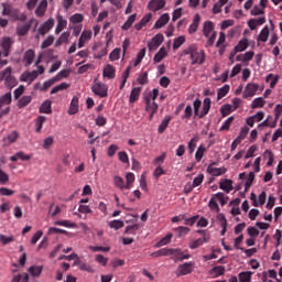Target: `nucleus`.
Here are the masks:
<instances>
[{
  "mask_svg": "<svg viewBox=\"0 0 282 282\" xmlns=\"http://www.w3.org/2000/svg\"><path fill=\"white\" fill-rule=\"evenodd\" d=\"M181 56H189L191 65H204L206 63V51L199 50L197 44H189L182 51Z\"/></svg>",
  "mask_w": 282,
  "mask_h": 282,
  "instance_id": "obj_1",
  "label": "nucleus"
},
{
  "mask_svg": "<svg viewBox=\"0 0 282 282\" xmlns=\"http://www.w3.org/2000/svg\"><path fill=\"white\" fill-rule=\"evenodd\" d=\"M210 98L206 97L203 101V110L199 112V109L202 108V100L196 99L194 100V116L197 118H206L208 116V111H210V105H212Z\"/></svg>",
  "mask_w": 282,
  "mask_h": 282,
  "instance_id": "obj_2",
  "label": "nucleus"
},
{
  "mask_svg": "<svg viewBox=\"0 0 282 282\" xmlns=\"http://www.w3.org/2000/svg\"><path fill=\"white\" fill-rule=\"evenodd\" d=\"M2 14L4 17H14L17 21L28 20V15H25V13H19V10L13 9L10 3H2Z\"/></svg>",
  "mask_w": 282,
  "mask_h": 282,
  "instance_id": "obj_3",
  "label": "nucleus"
},
{
  "mask_svg": "<svg viewBox=\"0 0 282 282\" xmlns=\"http://www.w3.org/2000/svg\"><path fill=\"white\" fill-rule=\"evenodd\" d=\"M91 91L95 96H99V98H107L108 88L105 84L98 82L93 85Z\"/></svg>",
  "mask_w": 282,
  "mask_h": 282,
  "instance_id": "obj_4",
  "label": "nucleus"
},
{
  "mask_svg": "<svg viewBox=\"0 0 282 282\" xmlns=\"http://www.w3.org/2000/svg\"><path fill=\"white\" fill-rule=\"evenodd\" d=\"M193 268H195V262H185L184 264L178 265V276H186V274H191V272H193Z\"/></svg>",
  "mask_w": 282,
  "mask_h": 282,
  "instance_id": "obj_5",
  "label": "nucleus"
},
{
  "mask_svg": "<svg viewBox=\"0 0 282 282\" xmlns=\"http://www.w3.org/2000/svg\"><path fill=\"white\" fill-rule=\"evenodd\" d=\"M164 43V35L162 33L156 34L151 42L148 44V47L150 52H153V50H158L159 46Z\"/></svg>",
  "mask_w": 282,
  "mask_h": 282,
  "instance_id": "obj_6",
  "label": "nucleus"
},
{
  "mask_svg": "<svg viewBox=\"0 0 282 282\" xmlns=\"http://www.w3.org/2000/svg\"><path fill=\"white\" fill-rule=\"evenodd\" d=\"M215 162L208 165L207 173L213 175V177H219V175H224L226 173V167H213L215 166Z\"/></svg>",
  "mask_w": 282,
  "mask_h": 282,
  "instance_id": "obj_7",
  "label": "nucleus"
},
{
  "mask_svg": "<svg viewBox=\"0 0 282 282\" xmlns=\"http://www.w3.org/2000/svg\"><path fill=\"white\" fill-rule=\"evenodd\" d=\"M257 91H259L258 84L249 83V84H247V86L245 88L243 98H252V96H254V94H257Z\"/></svg>",
  "mask_w": 282,
  "mask_h": 282,
  "instance_id": "obj_8",
  "label": "nucleus"
},
{
  "mask_svg": "<svg viewBox=\"0 0 282 282\" xmlns=\"http://www.w3.org/2000/svg\"><path fill=\"white\" fill-rule=\"evenodd\" d=\"M164 6H166V0H151L148 3L149 10H151L152 12H158L159 10H162Z\"/></svg>",
  "mask_w": 282,
  "mask_h": 282,
  "instance_id": "obj_9",
  "label": "nucleus"
},
{
  "mask_svg": "<svg viewBox=\"0 0 282 282\" xmlns=\"http://www.w3.org/2000/svg\"><path fill=\"white\" fill-rule=\"evenodd\" d=\"M35 78H39V72L36 70L26 72L21 75L22 83H29V85H32Z\"/></svg>",
  "mask_w": 282,
  "mask_h": 282,
  "instance_id": "obj_10",
  "label": "nucleus"
},
{
  "mask_svg": "<svg viewBox=\"0 0 282 282\" xmlns=\"http://www.w3.org/2000/svg\"><path fill=\"white\" fill-rule=\"evenodd\" d=\"M1 47L3 56L8 58V56H10V50L12 47V39L3 37L1 42Z\"/></svg>",
  "mask_w": 282,
  "mask_h": 282,
  "instance_id": "obj_11",
  "label": "nucleus"
},
{
  "mask_svg": "<svg viewBox=\"0 0 282 282\" xmlns=\"http://www.w3.org/2000/svg\"><path fill=\"white\" fill-rule=\"evenodd\" d=\"M52 28H54V19L51 18L39 28V34H41V36H45Z\"/></svg>",
  "mask_w": 282,
  "mask_h": 282,
  "instance_id": "obj_12",
  "label": "nucleus"
},
{
  "mask_svg": "<svg viewBox=\"0 0 282 282\" xmlns=\"http://www.w3.org/2000/svg\"><path fill=\"white\" fill-rule=\"evenodd\" d=\"M210 241V235H205L203 238H198L189 243L191 250H197V248H200V246H204V243H208Z\"/></svg>",
  "mask_w": 282,
  "mask_h": 282,
  "instance_id": "obj_13",
  "label": "nucleus"
},
{
  "mask_svg": "<svg viewBox=\"0 0 282 282\" xmlns=\"http://www.w3.org/2000/svg\"><path fill=\"white\" fill-rule=\"evenodd\" d=\"M36 56V54L34 53V50L29 48L23 56V62L25 63V67H30V65H32V63H34V57Z\"/></svg>",
  "mask_w": 282,
  "mask_h": 282,
  "instance_id": "obj_14",
  "label": "nucleus"
},
{
  "mask_svg": "<svg viewBox=\"0 0 282 282\" xmlns=\"http://www.w3.org/2000/svg\"><path fill=\"white\" fill-rule=\"evenodd\" d=\"M172 257L175 262L185 261L186 259H191V254H184V252H182V249H173Z\"/></svg>",
  "mask_w": 282,
  "mask_h": 282,
  "instance_id": "obj_15",
  "label": "nucleus"
},
{
  "mask_svg": "<svg viewBox=\"0 0 282 282\" xmlns=\"http://www.w3.org/2000/svg\"><path fill=\"white\" fill-rule=\"evenodd\" d=\"M171 21V15L169 13H164L160 17V19L155 22L154 28L155 30H160L166 25Z\"/></svg>",
  "mask_w": 282,
  "mask_h": 282,
  "instance_id": "obj_16",
  "label": "nucleus"
},
{
  "mask_svg": "<svg viewBox=\"0 0 282 282\" xmlns=\"http://www.w3.org/2000/svg\"><path fill=\"white\" fill-rule=\"evenodd\" d=\"M200 21H202V17L199 14L194 15L193 22L188 28L189 34H195V32H197Z\"/></svg>",
  "mask_w": 282,
  "mask_h": 282,
  "instance_id": "obj_17",
  "label": "nucleus"
},
{
  "mask_svg": "<svg viewBox=\"0 0 282 282\" xmlns=\"http://www.w3.org/2000/svg\"><path fill=\"white\" fill-rule=\"evenodd\" d=\"M56 19L57 25L55 29V34H61L62 30H65V28H67V20H65L61 14H57Z\"/></svg>",
  "mask_w": 282,
  "mask_h": 282,
  "instance_id": "obj_18",
  "label": "nucleus"
},
{
  "mask_svg": "<svg viewBox=\"0 0 282 282\" xmlns=\"http://www.w3.org/2000/svg\"><path fill=\"white\" fill-rule=\"evenodd\" d=\"M32 23H34V19L30 20L28 23L18 26L17 33L19 36H25L28 32H30V28H32Z\"/></svg>",
  "mask_w": 282,
  "mask_h": 282,
  "instance_id": "obj_19",
  "label": "nucleus"
},
{
  "mask_svg": "<svg viewBox=\"0 0 282 282\" xmlns=\"http://www.w3.org/2000/svg\"><path fill=\"white\" fill-rule=\"evenodd\" d=\"M213 32H215V23H213L212 21L204 22V25H203L204 36L208 37L210 36V34H213Z\"/></svg>",
  "mask_w": 282,
  "mask_h": 282,
  "instance_id": "obj_20",
  "label": "nucleus"
},
{
  "mask_svg": "<svg viewBox=\"0 0 282 282\" xmlns=\"http://www.w3.org/2000/svg\"><path fill=\"white\" fill-rule=\"evenodd\" d=\"M151 19H153V14L152 13H148L147 15H144L141 21L139 23H137L134 25V29L138 30V32H140V30H142V28H145L147 23L151 22Z\"/></svg>",
  "mask_w": 282,
  "mask_h": 282,
  "instance_id": "obj_21",
  "label": "nucleus"
},
{
  "mask_svg": "<svg viewBox=\"0 0 282 282\" xmlns=\"http://www.w3.org/2000/svg\"><path fill=\"white\" fill-rule=\"evenodd\" d=\"M252 58H254V52L249 51V52H246L245 54H239L236 57V61H238L240 63H248V61H252Z\"/></svg>",
  "mask_w": 282,
  "mask_h": 282,
  "instance_id": "obj_22",
  "label": "nucleus"
},
{
  "mask_svg": "<svg viewBox=\"0 0 282 282\" xmlns=\"http://www.w3.org/2000/svg\"><path fill=\"white\" fill-rule=\"evenodd\" d=\"M31 159H32V156L25 154L22 151L17 152L14 155L10 156L11 162H17L18 160H21L22 162H28Z\"/></svg>",
  "mask_w": 282,
  "mask_h": 282,
  "instance_id": "obj_23",
  "label": "nucleus"
},
{
  "mask_svg": "<svg viewBox=\"0 0 282 282\" xmlns=\"http://www.w3.org/2000/svg\"><path fill=\"white\" fill-rule=\"evenodd\" d=\"M217 219L219 221V226L221 227L220 235L224 237L228 230V220H226V216H224V214L218 215Z\"/></svg>",
  "mask_w": 282,
  "mask_h": 282,
  "instance_id": "obj_24",
  "label": "nucleus"
},
{
  "mask_svg": "<svg viewBox=\"0 0 282 282\" xmlns=\"http://www.w3.org/2000/svg\"><path fill=\"white\" fill-rule=\"evenodd\" d=\"M47 10V0H41L37 8L35 9L36 17H44Z\"/></svg>",
  "mask_w": 282,
  "mask_h": 282,
  "instance_id": "obj_25",
  "label": "nucleus"
},
{
  "mask_svg": "<svg viewBox=\"0 0 282 282\" xmlns=\"http://www.w3.org/2000/svg\"><path fill=\"white\" fill-rule=\"evenodd\" d=\"M145 102V111L158 113L159 106L155 101H152L151 99H144Z\"/></svg>",
  "mask_w": 282,
  "mask_h": 282,
  "instance_id": "obj_26",
  "label": "nucleus"
},
{
  "mask_svg": "<svg viewBox=\"0 0 282 282\" xmlns=\"http://www.w3.org/2000/svg\"><path fill=\"white\" fill-rule=\"evenodd\" d=\"M78 97H73L72 101H70V106L68 108V115L69 116H76V113H78Z\"/></svg>",
  "mask_w": 282,
  "mask_h": 282,
  "instance_id": "obj_27",
  "label": "nucleus"
},
{
  "mask_svg": "<svg viewBox=\"0 0 282 282\" xmlns=\"http://www.w3.org/2000/svg\"><path fill=\"white\" fill-rule=\"evenodd\" d=\"M104 76L105 78H116V67H113L111 64H108L105 68H104Z\"/></svg>",
  "mask_w": 282,
  "mask_h": 282,
  "instance_id": "obj_28",
  "label": "nucleus"
},
{
  "mask_svg": "<svg viewBox=\"0 0 282 282\" xmlns=\"http://www.w3.org/2000/svg\"><path fill=\"white\" fill-rule=\"evenodd\" d=\"M270 37V28L265 25L260 34L258 35V41H261V43H267L268 39Z\"/></svg>",
  "mask_w": 282,
  "mask_h": 282,
  "instance_id": "obj_29",
  "label": "nucleus"
},
{
  "mask_svg": "<svg viewBox=\"0 0 282 282\" xmlns=\"http://www.w3.org/2000/svg\"><path fill=\"white\" fill-rule=\"evenodd\" d=\"M40 113H52V100L43 101L39 109Z\"/></svg>",
  "mask_w": 282,
  "mask_h": 282,
  "instance_id": "obj_30",
  "label": "nucleus"
},
{
  "mask_svg": "<svg viewBox=\"0 0 282 282\" xmlns=\"http://www.w3.org/2000/svg\"><path fill=\"white\" fill-rule=\"evenodd\" d=\"M70 33L68 31L63 32L58 40L55 42L56 47L61 46L63 43H69Z\"/></svg>",
  "mask_w": 282,
  "mask_h": 282,
  "instance_id": "obj_31",
  "label": "nucleus"
},
{
  "mask_svg": "<svg viewBox=\"0 0 282 282\" xmlns=\"http://www.w3.org/2000/svg\"><path fill=\"white\" fill-rule=\"evenodd\" d=\"M164 58H166V48L165 47H161L159 50V52L154 55V63H162V61H164Z\"/></svg>",
  "mask_w": 282,
  "mask_h": 282,
  "instance_id": "obj_32",
  "label": "nucleus"
},
{
  "mask_svg": "<svg viewBox=\"0 0 282 282\" xmlns=\"http://www.w3.org/2000/svg\"><path fill=\"white\" fill-rule=\"evenodd\" d=\"M138 18V14H132L128 18V20L123 23V25L121 26V30H123L124 32H127V30H129L131 28V25H133V23H135V19Z\"/></svg>",
  "mask_w": 282,
  "mask_h": 282,
  "instance_id": "obj_33",
  "label": "nucleus"
},
{
  "mask_svg": "<svg viewBox=\"0 0 282 282\" xmlns=\"http://www.w3.org/2000/svg\"><path fill=\"white\" fill-rule=\"evenodd\" d=\"M172 117L167 116L164 118V120L161 122V124L159 126V133H164L166 131V129H169V124L171 123Z\"/></svg>",
  "mask_w": 282,
  "mask_h": 282,
  "instance_id": "obj_34",
  "label": "nucleus"
},
{
  "mask_svg": "<svg viewBox=\"0 0 282 282\" xmlns=\"http://www.w3.org/2000/svg\"><path fill=\"white\" fill-rule=\"evenodd\" d=\"M77 264L79 270H82L83 272H90L91 274L96 272V270H94V267H91V264H88L87 262L78 261Z\"/></svg>",
  "mask_w": 282,
  "mask_h": 282,
  "instance_id": "obj_35",
  "label": "nucleus"
},
{
  "mask_svg": "<svg viewBox=\"0 0 282 282\" xmlns=\"http://www.w3.org/2000/svg\"><path fill=\"white\" fill-rule=\"evenodd\" d=\"M140 91H142V87H134L131 90L129 102H135L140 98Z\"/></svg>",
  "mask_w": 282,
  "mask_h": 282,
  "instance_id": "obj_36",
  "label": "nucleus"
},
{
  "mask_svg": "<svg viewBox=\"0 0 282 282\" xmlns=\"http://www.w3.org/2000/svg\"><path fill=\"white\" fill-rule=\"evenodd\" d=\"M226 273V267L224 265H218V267H214L210 270V274H213L215 278L217 276H221Z\"/></svg>",
  "mask_w": 282,
  "mask_h": 282,
  "instance_id": "obj_37",
  "label": "nucleus"
},
{
  "mask_svg": "<svg viewBox=\"0 0 282 282\" xmlns=\"http://www.w3.org/2000/svg\"><path fill=\"white\" fill-rule=\"evenodd\" d=\"M220 188L221 191H225V193H230V191H232V180L226 178L220 182Z\"/></svg>",
  "mask_w": 282,
  "mask_h": 282,
  "instance_id": "obj_38",
  "label": "nucleus"
},
{
  "mask_svg": "<svg viewBox=\"0 0 282 282\" xmlns=\"http://www.w3.org/2000/svg\"><path fill=\"white\" fill-rule=\"evenodd\" d=\"M171 239H173V234H167L164 238H162L159 242H156L155 248H162V246H169V243H171Z\"/></svg>",
  "mask_w": 282,
  "mask_h": 282,
  "instance_id": "obj_39",
  "label": "nucleus"
},
{
  "mask_svg": "<svg viewBox=\"0 0 282 282\" xmlns=\"http://www.w3.org/2000/svg\"><path fill=\"white\" fill-rule=\"evenodd\" d=\"M238 279L241 282H250L252 281V272L250 271H243L238 274Z\"/></svg>",
  "mask_w": 282,
  "mask_h": 282,
  "instance_id": "obj_40",
  "label": "nucleus"
},
{
  "mask_svg": "<svg viewBox=\"0 0 282 282\" xmlns=\"http://www.w3.org/2000/svg\"><path fill=\"white\" fill-rule=\"evenodd\" d=\"M32 102V96H23L19 101H18V107L19 109H23L24 107H28Z\"/></svg>",
  "mask_w": 282,
  "mask_h": 282,
  "instance_id": "obj_41",
  "label": "nucleus"
},
{
  "mask_svg": "<svg viewBox=\"0 0 282 282\" xmlns=\"http://www.w3.org/2000/svg\"><path fill=\"white\" fill-rule=\"evenodd\" d=\"M113 182L115 186H117V188H119L120 191H124V188H127V184H124V178H122L121 176L116 175L113 177Z\"/></svg>",
  "mask_w": 282,
  "mask_h": 282,
  "instance_id": "obj_42",
  "label": "nucleus"
},
{
  "mask_svg": "<svg viewBox=\"0 0 282 282\" xmlns=\"http://www.w3.org/2000/svg\"><path fill=\"white\" fill-rule=\"evenodd\" d=\"M237 53L248 50V40H240L234 48Z\"/></svg>",
  "mask_w": 282,
  "mask_h": 282,
  "instance_id": "obj_43",
  "label": "nucleus"
},
{
  "mask_svg": "<svg viewBox=\"0 0 282 282\" xmlns=\"http://www.w3.org/2000/svg\"><path fill=\"white\" fill-rule=\"evenodd\" d=\"M1 80H6L7 83H10V80H12V68L11 67H7L1 73Z\"/></svg>",
  "mask_w": 282,
  "mask_h": 282,
  "instance_id": "obj_44",
  "label": "nucleus"
},
{
  "mask_svg": "<svg viewBox=\"0 0 282 282\" xmlns=\"http://www.w3.org/2000/svg\"><path fill=\"white\" fill-rule=\"evenodd\" d=\"M174 232H176L178 237H186V235L191 232V228L181 226V227L174 228Z\"/></svg>",
  "mask_w": 282,
  "mask_h": 282,
  "instance_id": "obj_45",
  "label": "nucleus"
},
{
  "mask_svg": "<svg viewBox=\"0 0 282 282\" xmlns=\"http://www.w3.org/2000/svg\"><path fill=\"white\" fill-rule=\"evenodd\" d=\"M184 43H186V37L184 35L176 37L173 43V50H180Z\"/></svg>",
  "mask_w": 282,
  "mask_h": 282,
  "instance_id": "obj_46",
  "label": "nucleus"
},
{
  "mask_svg": "<svg viewBox=\"0 0 282 282\" xmlns=\"http://www.w3.org/2000/svg\"><path fill=\"white\" fill-rule=\"evenodd\" d=\"M139 230H140V225L134 224V225L128 226L124 230V234L126 235H138Z\"/></svg>",
  "mask_w": 282,
  "mask_h": 282,
  "instance_id": "obj_47",
  "label": "nucleus"
},
{
  "mask_svg": "<svg viewBox=\"0 0 282 282\" xmlns=\"http://www.w3.org/2000/svg\"><path fill=\"white\" fill-rule=\"evenodd\" d=\"M65 89H69V84L62 83L52 88L51 94H58V91H65Z\"/></svg>",
  "mask_w": 282,
  "mask_h": 282,
  "instance_id": "obj_48",
  "label": "nucleus"
},
{
  "mask_svg": "<svg viewBox=\"0 0 282 282\" xmlns=\"http://www.w3.org/2000/svg\"><path fill=\"white\" fill-rule=\"evenodd\" d=\"M265 105V100H263L262 97H258L256 98L252 102H251V109H260L261 107H263Z\"/></svg>",
  "mask_w": 282,
  "mask_h": 282,
  "instance_id": "obj_49",
  "label": "nucleus"
},
{
  "mask_svg": "<svg viewBox=\"0 0 282 282\" xmlns=\"http://www.w3.org/2000/svg\"><path fill=\"white\" fill-rule=\"evenodd\" d=\"M231 112H232V106L230 104H226L221 106L220 113L223 118H226V116H230Z\"/></svg>",
  "mask_w": 282,
  "mask_h": 282,
  "instance_id": "obj_50",
  "label": "nucleus"
},
{
  "mask_svg": "<svg viewBox=\"0 0 282 282\" xmlns=\"http://www.w3.org/2000/svg\"><path fill=\"white\" fill-rule=\"evenodd\" d=\"M249 132H250V128L245 126L240 129L239 135L236 139L240 140V142H243V140L248 138Z\"/></svg>",
  "mask_w": 282,
  "mask_h": 282,
  "instance_id": "obj_51",
  "label": "nucleus"
},
{
  "mask_svg": "<svg viewBox=\"0 0 282 282\" xmlns=\"http://www.w3.org/2000/svg\"><path fill=\"white\" fill-rule=\"evenodd\" d=\"M228 91H230V86L229 85H225L221 88H219V90L217 93L218 100H221V98L226 97Z\"/></svg>",
  "mask_w": 282,
  "mask_h": 282,
  "instance_id": "obj_52",
  "label": "nucleus"
},
{
  "mask_svg": "<svg viewBox=\"0 0 282 282\" xmlns=\"http://www.w3.org/2000/svg\"><path fill=\"white\" fill-rule=\"evenodd\" d=\"M18 139H19V133L17 131H13L3 140H4L6 144H12Z\"/></svg>",
  "mask_w": 282,
  "mask_h": 282,
  "instance_id": "obj_53",
  "label": "nucleus"
},
{
  "mask_svg": "<svg viewBox=\"0 0 282 282\" xmlns=\"http://www.w3.org/2000/svg\"><path fill=\"white\" fill-rule=\"evenodd\" d=\"M265 197H267L265 192H261V194L258 196V199L253 202V206L256 207L263 206V204H265Z\"/></svg>",
  "mask_w": 282,
  "mask_h": 282,
  "instance_id": "obj_54",
  "label": "nucleus"
},
{
  "mask_svg": "<svg viewBox=\"0 0 282 282\" xmlns=\"http://www.w3.org/2000/svg\"><path fill=\"white\" fill-rule=\"evenodd\" d=\"M126 181V188L129 191V188H131V185L135 182V175L131 172L127 173Z\"/></svg>",
  "mask_w": 282,
  "mask_h": 282,
  "instance_id": "obj_55",
  "label": "nucleus"
},
{
  "mask_svg": "<svg viewBox=\"0 0 282 282\" xmlns=\"http://www.w3.org/2000/svg\"><path fill=\"white\" fill-rule=\"evenodd\" d=\"M45 120H46L45 116L37 117L35 122L37 133H41V129H43V124H45Z\"/></svg>",
  "mask_w": 282,
  "mask_h": 282,
  "instance_id": "obj_56",
  "label": "nucleus"
},
{
  "mask_svg": "<svg viewBox=\"0 0 282 282\" xmlns=\"http://www.w3.org/2000/svg\"><path fill=\"white\" fill-rule=\"evenodd\" d=\"M109 227L115 230H120V228H124V221L122 220H112L109 223Z\"/></svg>",
  "mask_w": 282,
  "mask_h": 282,
  "instance_id": "obj_57",
  "label": "nucleus"
},
{
  "mask_svg": "<svg viewBox=\"0 0 282 282\" xmlns=\"http://www.w3.org/2000/svg\"><path fill=\"white\" fill-rule=\"evenodd\" d=\"M158 96H160V90L158 88H154L152 93H149L144 96V99L155 101L158 99Z\"/></svg>",
  "mask_w": 282,
  "mask_h": 282,
  "instance_id": "obj_58",
  "label": "nucleus"
},
{
  "mask_svg": "<svg viewBox=\"0 0 282 282\" xmlns=\"http://www.w3.org/2000/svg\"><path fill=\"white\" fill-rule=\"evenodd\" d=\"M235 122V117H229L220 127V131H229L230 124Z\"/></svg>",
  "mask_w": 282,
  "mask_h": 282,
  "instance_id": "obj_59",
  "label": "nucleus"
},
{
  "mask_svg": "<svg viewBox=\"0 0 282 282\" xmlns=\"http://www.w3.org/2000/svg\"><path fill=\"white\" fill-rule=\"evenodd\" d=\"M29 272L33 276H41V272H43V267H30Z\"/></svg>",
  "mask_w": 282,
  "mask_h": 282,
  "instance_id": "obj_60",
  "label": "nucleus"
},
{
  "mask_svg": "<svg viewBox=\"0 0 282 282\" xmlns=\"http://www.w3.org/2000/svg\"><path fill=\"white\" fill-rule=\"evenodd\" d=\"M204 183V174H198L192 183V186H194V188H197V186H202V184Z\"/></svg>",
  "mask_w": 282,
  "mask_h": 282,
  "instance_id": "obj_61",
  "label": "nucleus"
},
{
  "mask_svg": "<svg viewBox=\"0 0 282 282\" xmlns=\"http://www.w3.org/2000/svg\"><path fill=\"white\" fill-rule=\"evenodd\" d=\"M54 44V37L53 35H50L45 41L41 44V50H46V47H50Z\"/></svg>",
  "mask_w": 282,
  "mask_h": 282,
  "instance_id": "obj_62",
  "label": "nucleus"
},
{
  "mask_svg": "<svg viewBox=\"0 0 282 282\" xmlns=\"http://www.w3.org/2000/svg\"><path fill=\"white\" fill-rule=\"evenodd\" d=\"M67 76H69V70L63 69L53 78L56 83H58V80H63V78H67Z\"/></svg>",
  "mask_w": 282,
  "mask_h": 282,
  "instance_id": "obj_63",
  "label": "nucleus"
},
{
  "mask_svg": "<svg viewBox=\"0 0 282 282\" xmlns=\"http://www.w3.org/2000/svg\"><path fill=\"white\" fill-rule=\"evenodd\" d=\"M84 20L85 18L80 13H75L69 19L70 23H83Z\"/></svg>",
  "mask_w": 282,
  "mask_h": 282,
  "instance_id": "obj_64",
  "label": "nucleus"
}]
</instances>
